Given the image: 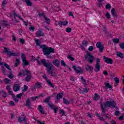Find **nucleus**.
I'll list each match as a JSON object with an SVG mask.
<instances>
[{
	"label": "nucleus",
	"instance_id": "obj_1",
	"mask_svg": "<svg viewBox=\"0 0 124 124\" xmlns=\"http://www.w3.org/2000/svg\"><path fill=\"white\" fill-rule=\"evenodd\" d=\"M104 106L103 107L102 106V107L101 108L102 109V118H106L107 120H111V117H110L109 113H108V110L106 109L105 108H108V107H109V108H111L112 109L114 108H118V107H117V104L115 101H108L104 102Z\"/></svg>",
	"mask_w": 124,
	"mask_h": 124
},
{
	"label": "nucleus",
	"instance_id": "obj_2",
	"mask_svg": "<svg viewBox=\"0 0 124 124\" xmlns=\"http://www.w3.org/2000/svg\"><path fill=\"white\" fill-rule=\"evenodd\" d=\"M36 45L37 46H39L40 48L43 49V52L44 53V55L45 56H46L47 58H51V55L50 54H53V53H55V49L53 48V47H46V45H40L39 43V40H36L35 41Z\"/></svg>",
	"mask_w": 124,
	"mask_h": 124
},
{
	"label": "nucleus",
	"instance_id": "obj_3",
	"mask_svg": "<svg viewBox=\"0 0 124 124\" xmlns=\"http://www.w3.org/2000/svg\"><path fill=\"white\" fill-rule=\"evenodd\" d=\"M45 67L47 68L46 71L51 77L56 76V73L53 72L54 71V66L50 62H38L37 65H41L42 64Z\"/></svg>",
	"mask_w": 124,
	"mask_h": 124
},
{
	"label": "nucleus",
	"instance_id": "obj_4",
	"mask_svg": "<svg viewBox=\"0 0 124 124\" xmlns=\"http://www.w3.org/2000/svg\"><path fill=\"white\" fill-rule=\"evenodd\" d=\"M4 48V54H7V56L8 58H10L11 57H16L18 56V54L16 53H13L10 51H9V49H8L6 47H3Z\"/></svg>",
	"mask_w": 124,
	"mask_h": 124
},
{
	"label": "nucleus",
	"instance_id": "obj_5",
	"mask_svg": "<svg viewBox=\"0 0 124 124\" xmlns=\"http://www.w3.org/2000/svg\"><path fill=\"white\" fill-rule=\"evenodd\" d=\"M85 59L89 62H93L94 60V57L92 55L91 53L89 52H87V55L85 56Z\"/></svg>",
	"mask_w": 124,
	"mask_h": 124
},
{
	"label": "nucleus",
	"instance_id": "obj_6",
	"mask_svg": "<svg viewBox=\"0 0 124 124\" xmlns=\"http://www.w3.org/2000/svg\"><path fill=\"white\" fill-rule=\"evenodd\" d=\"M73 67L75 71H76V73H78V74H84V69H82L81 67L76 68V66L74 65Z\"/></svg>",
	"mask_w": 124,
	"mask_h": 124
},
{
	"label": "nucleus",
	"instance_id": "obj_7",
	"mask_svg": "<svg viewBox=\"0 0 124 124\" xmlns=\"http://www.w3.org/2000/svg\"><path fill=\"white\" fill-rule=\"evenodd\" d=\"M96 46L97 48L99 49V51L100 53H102L103 52V50H104V46L101 44L100 42H98L96 44Z\"/></svg>",
	"mask_w": 124,
	"mask_h": 124
},
{
	"label": "nucleus",
	"instance_id": "obj_8",
	"mask_svg": "<svg viewBox=\"0 0 124 124\" xmlns=\"http://www.w3.org/2000/svg\"><path fill=\"white\" fill-rule=\"evenodd\" d=\"M13 14H14V19H15V21L16 22V23H19L20 21L17 20V18H16V17H17L19 18V19H20V20H21L22 21H24V19H22L21 17V16L19 15H17L16 14V13H15V11H13Z\"/></svg>",
	"mask_w": 124,
	"mask_h": 124
},
{
	"label": "nucleus",
	"instance_id": "obj_9",
	"mask_svg": "<svg viewBox=\"0 0 124 124\" xmlns=\"http://www.w3.org/2000/svg\"><path fill=\"white\" fill-rule=\"evenodd\" d=\"M48 106L51 108V109H53L54 111V113L57 114V112L59 111V108L57 107H56L54 104H48Z\"/></svg>",
	"mask_w": 124,
	"mask_h": 124
},
{
	"label": "nucleus",
	"instance_id": "obj_10",
	"mask_svg": "<svg viewBox=\"0 0 124 124\" xmlns=\"http://www.w3.org/2000/svg\"><path fill=\"white\" fill-rule=\"evenodd\" d=\"M85 69L87 71L89 72V73H93V66L87 65L85 66Z\"/></svg>",
	"mask_w": 124,
	"mask_h": 124
},
{
	"label": "nucleus",
	"instance_id": "obj_11",
	"mask_svg": "<svg viewBox=\"0 0 124 124\" xmlns=\"http://www.w3.org/2000/svg\"><path fill=\"white\" fill-rule=\"evenodd\" d=\"M8 93L9 95H12V98H13V99H14L16 103H17V102H19V100H18V99H17V98L16 97V96H15V95L13 94V92L11 91V90H10L8 91Z\"/></svg>",
	"mask_w": 124,
	"mask_h": 124
},
{
	"label": "nucleus",
	"instance_id": "obj_12",
	"mask_svg": "<svg viewBox=\"0 0 124 124\" xmlns=\"http://www.w3.org/2000/svg\"><path fill=\"white\" fill-rule=\"evenodd\" d=\"M25 106H27L29 109H32L31 108V100H30V98H27L26 100Z\"/></svg>",
	"mask_w": 124,
	"mask_h": 124
},
{
	"label": "nucleus",
	"instance_id": "obj_13",
	"mask_svg": "<svg viewBox=\"0 0 124 124\" xmlns=\"http://www.w3.org/2000/svg\"><path fill=\"white\" fill-rule=\"evenodd\" d=\"M94 71H95V72H98L100 71V64L99 63V62H96L95 65Z\"/></svg>",
	"mask_w": 124,
	"mask_h": 124
},
{
	"label": "nucleus",
	"instance_id": "obj_14",
	"mask_svg": "<svg viewBox=\"0 0 124 124\" xmlns=\"http://www.w3.org/2000/svg\"><path fill=\"white\" fill-rule=\"evenodd\" d=\"M36 36H37V37L44 36V33L42 32V29H39V30L36 32Z\"/></svg>",
	"mask_w": 124,
	"mask_h": 124
},
{
	"label": "nucleus",
	"instance_id": "obj_15",
	"mask_svg": "<svg viewBox=\"0 0 124 124\" xmlns=\"http://www.w3.org/2000/svg\"><path fill=\"white\" fill-rule=\"evenodd\" d=\"M21 89V87L18 84H15L13 87V91L14 92H19Z\"/></svg>",
	"mask_w": 124,
	"mask_h": 124
},
{
	"label": "nucleus",
	"instance_id": "obj_16",
	"mask_svg": "<svg viewBox=\"0 0 124 124\" xmlns=\"http://www.w3.org/2000/svg\"><path fill=\"white\" fill-rule=\"evenodd\" d=\"M26 121H27V117H19L18 119V122L22 124L23 122H24V123H26Z\"/></svg>",
	"mask_w": 124,
	"mask_h": 124
},
{
	"label": "nucleus",
	"instance_id": "obj_17",
	"mask_svg": "<svg viewBox=\"0 0 124 124\" xmlns=\"http://www.w3.org/2000/svg\"><path fill=\"white\" fill-rule=\"evenodd\" d=\"M103 59L104 60L105 62H113V60L112 59L107 58L105 57V56L103 57Z\"/></svg>",
	"mask_w": 124,
	"mask_h": 124
},
{
	"label": "nucleus",
	"instance_id": "obj_18",
	"mask_svg": "<svg viewBox=\"0 0 124 124\" xmlns=\"http://www.w3.org/2000/svg\"><path fill=\"white\" fill-rule=\"evenodd\" d=\"M21 60L22 62H29L27 61V58H26V54L25 53H21Z\"/></svg>",
	"mask_w": 124,
	"mask_h": 124
},
{
	"label": "nucleus",
	"instance_id": "obj_19",
	"mask_svg": "<svg viewBox=\"0 0 124 124\" xmlns=\"http://www.w3.org/2000/svg\"><path fill=\"white\" fill-rule=\"evenodd\" d=\"M38 110L39 111L40 113L42 114H45V112L44 111V109H43V108L42 106L39 105L38 107Z\"/></svg>",
	"mask_w": 124,
	"mask_h": 124
},
{
	"label": "nucleus",
	"instance_id": "obj_20",
	"mask_svg": "<svg viewBox=\"0 0 124 124\" xmlns=\"http://www.w3.org/2000/svg\"><path fill=\"white\" fill-rule=\"evenodd\" d=\"M50 100H51V96H49L46 97L45 100H44L43 102L46 103L48 105L49 104ZM49 104H52V103H50Z\"/></svg>",
	"mask_w": 124,
	"mask_h": 124
},
{
	"label": "nucleus",
	"instance_id": "obj_21",
	"mask_svg": "<svg viewBox=\"0 0 124 124\" xmlns=\"http://www.w3.org/2000/svg\"><path fill=\"white\" fill-rule=\"evenodd\" d=\"M111 13L114 18H118V15L116 14V10H115V8H113L111 9Z\"/></svg>",
	"mask_w": 124,
	"mask_h": 124
},
{
	"label": "nucleus",
	"instance_id": "obj_22",
	"mask_svg": "<svg viewBox=\"0 0 124 124\" xmlns=\"http://www.w3.org/2000/svg\"><path fill=\"white\" fill-rule=\"evenodd\" d=\"M62 95H63V93H59L56 96L57 100H60V99H62Z\"/></svg>",
	"mask_w": 124,
	"mask_h": 124
},
{
	"label": "nucleus",
	"instance_id": "obj_23",
	"mask_svg": "<svg viewBox=\"0 0 124 124\" xmlns=\"http://www.w3.org/2000/svg\"><path fill=\"white\" fill-rule=\"evenodd\" d=\"M114 81H115V84H114V87H117L118 85H119V83H120V79L118 78H114Z\"/></svg>",
	"mask_w": 124,
	"mask_h": 124
},
{
	"label": "nucleus",
	"instance_id": "obj_24",
	"mask_svg": "<svg viewBox=\"0 0 124 124\" xmlns=\"http://www.w3.org/2000/svg\"><path fill=\"white\" fill-rule=\"evenodd\" d=\"M26 75V71L24 70H22L18 74V76L24 77Z\"/></svg>",
	"mask_w": 124,
	"mask_h": 124
},
{
	"label": "nucleus",
	"instance_id": "obj_25",
	"mask_svg": "<svg viewBox=\"0 0 124 124\" xmlns=\"http://www.w3.org/2000/svg\"><path fill=\"white\" fill-rule=\"evenodd\" d=\"M105 89L106 90H107V89H112L113 87L112 85H110L109 83H107L105 84Z\"/></svg>",
	"mask_w": 124,
	"mask_h": 124
},
{
	"label": "nucleus",
	"instance_id": "obj_26",
	"mask_svg": "<svg viewBox=\"0 0 124 124\" xmlns=\"http://www.w3.org/2000/svg\"><path fill=\"white\" fill-rule=\"evenodd\" d=\"M80 79L81 80V82H83V85H84L85 86H87V83H86V82H89V81H86V79H85V78H84V77L83 76H81L80 77Z\"/></svg>",
	"mask_w": 124,
	"mask_h": 124
},
{
	"label": "nucleus",
	"instance_id": "obj_27",
	"mask_svg": "<svg viewBox=\"0 0 124 124\" xmlns=\"http://www.w3.org/2000/svg\"><path fill=\"white\" fill-rule=\"evenodd\" d=\"M1 24L3 27H8V23L7 21H2L1 22Z\"/></svg>",
	"mask_w": 124,
	"mask_h": 124
},
{
	"label": "nucleus",
	"instance_id": "obj_28",
	"mask_svg": "<svg viewBox=\"0 0 124 124\" xmlns=\"http://www.w3.org/2000/svg\"><path fill=\"white\" fill-rule=\"evenodd\" d=\"M104 31L107 35H108V36H112V34H111V33L108 32L107 30H106V28H105L104 29Z\"/></svg>",
	"mask_w": 124,
	"mask_h": 124
},
{
	"label": "nucleus",
	"instance_id": "obj_29",
	"mask_svg": "<svg viewBox=\"0 0 124 124\" xmlns=\"http://www.w3.org/2000/svg\"><path fill=\"white\" fill-rule=\"evenodd\" d=\"M63 103L64 104L66 105H68V104H70V102L68 101L67 100L65 99V98H63Z\"/></svg>",
	"mask_w": 124,
	"mask_h": 124
},
{
	"label": "nucleus",
	"instance_id": "obj_30",
	"mask_svg": "<svg viewBox=\"0 0 124 124\" xmlns=\"http://www.w3.org/2000/svg\"><path fill=\"white\" fill-rule=\"evenodd\" d=\"M3 81L4 82L5 84H6V85H8V84H9V83L11 82V80L6 78L3 79Z\"/></svg>",
	"mask_w": 124,
	"mask_h": 124
},
{
	"label": "nucleus",
	"instance_id": "obj_31",
	"mask_svg": "<svg viewBox=\"0 0 124 124\" xmlns=\"http://www.w3.org/2000/svg\"><path fill=\"white\" fill-rule=\"evenodd\" d=\"M44 18L46 21V22L47 24H50V22H51V21L49 18L46 17V16H44Z\"/></svg>",
	"mask_w": 124,
	"mask_h": 124
},
{
	"label": "nucleus",
	"instance_id": "obj_32",
	"mask_svg": "<svg viewBox=\"0 0 124 124\" xmlns=\"http://www.w3.org/2000/svg\"><path fill=\"white\" fill-rule=\"evenodd\" d=\"M35 85L36 86V88H38V89H41V88H42V85H41V83H40V82L38 81L36 82Z\"/></svg>",
	"mask_w": 124,
	"mask_h": 124
},
{
	"label": "nucleus",
	"instance_id": "obj_33",
	"mask_svg": "<svg viewBox=\"0 0 124 124\" xmlns=\"http://www.w3.org/2000/svg\"><path fill=\"white\" fill-rule=\"evenodd\" d=\"M112 41L113 43H115V44H118V43H120V40L118 38L113 39Z\"/></svg>",
	"mask_w": 124,
	"mask_h": 124
},
{
	"label": "nucleus",
	"instance_id": "obj_34",
	"mask_svg": "<svg viewBox=\"0 0 124 124\" xmlns=\"http://www.w3.org/2000/svg\"><path fill=\"white\" fill-rule=\"evenodd\" d=\"M99 98H100V97L98 95V94L97 93H95L93 100L96 101L98 100Z\"/></svg>",
	"mask_w": 124,
	"mask_h": 124
},
{
	"label": "nucleus",
	"instance_id": "obj_35",
	"mask_svg": "<svg viewBox=\"0 0 124 124\" xmlns=\"http://www.w3.org/2000/svg\"><path fill=\"white\" fill-rule=\"evenodd\" d=\"M46 82H47L48 85H49V86H50V87H51L52 88L55 87V86H54V84H53L52 83V82H51V81H50L49 80H47Z\"/></svg>",
	"mask_w": 124,
	"mask_h": 124
},
{
	"label": "nucleus",
	"instance_id": "obj_36",
	"mask_svg": "<svg viewBox=\"0 0 124 124\" xmlns=\"http://www.w3.org/2000/svg\"><path fill=\"white\" fill-rule=\"evenodd\" d=\"M31 75H28L25 78V81H26V82H30V80H31Z\"/></svg>",
	"mask_w": 124,
	"mask_h": 124
},
{
	"label": "nucleus",
	"instance_id": "obj_37",
	"mask_svg": "<svg viewBox=\"0 0 124 124\" xmlns=\"http://www.w3.org/2000/svg\"><path fill=\"white\" fill-rule=\"evenodd\" d=\"M26 3L27 6H32V2L30 0H28Z\"/></svg>",
	"mask_w": 124,
	"mask_h": 124
},
{
	"label": "nucleus",
	"instance_id": "obj_38",
	"mask_svg": "<svg viewBox=\"0 0 124 124\" xmlns=\"http://www.w3.org/2000/svg\"><path fill=\"white\" fill-rule=\"evenodd\" d=\"M33 119L35 122H37V123L39 124H45L44 121H43V122H41V121L36 120V118H35L34 117H33Z\"/></svg>",
	"mask_w": 124,
	"mask_h": 124
},
{
	"label": "nucleus",
	"instance_id": "obj_39",
	"mask_svg": "<svg viewBox=\"0 0 124 124\" xmlns=\"http://www.w3.org/2000/svg\"><path fill=\"white\" fill-rule=\"evenodd\" d=\"M96 115L97 117H98V119H99L100 121H102L103 122L105 121V119L104 118H103V117H100V114L96 113Z\"/></svg>",
	"mask_w": 124,
	"mask_h": 124
},
{
	"label": "nucleus",
	"instance_id": "obj_40",
	"mask_svg": "<svg viewBox=\"0 0 124 124\" xmlns=\"http://www.w3.org/2000/svg\"><path fill=\"white\" fill-rule=\"evenodd\" d=\"M32 59L31 60V62H35V61H37L38 62H40V61L38 60V59H36L35 57H33V56H31Z\"/></svg>",
	"mask_w": 124,
	"mask_h": 124
},
{
	"label": "nucleus",
	"instance_id": "obj_41",
	"mask_svg": "<svg viewBox=\"0 0 124 124\" xmlns=\"http://www.w3.org/2000/svg\"><path fill=\"white\" fill-rule=\"evenodd\" d=\"M28 89H29L28 86L24 85L23 89H22V91L23 92V93H25V92H27V91H28Z\"/></svg>",
	"mask_w": 124,
	"mask_h": 124
},
{
	"label": "nucleus",
	"instance_id": "obj_42",
	"mask_svg": "<svg viewBox=\"0 0 124 124\" xmlns=\"http://www.w3.org/2000/svg\"><path fill=\"white\" fill-rule=\"evenodd\" d=\"M117 56L118 57H119V58H121V59H124V53H119L117 54Z\"/></svg>",
	"mask_w": 124,
	"mask_h": 124
},
{
	"label": "nucleus",
	"instance_id": "obj_43",
	"mask_svg": "<svg viewBox=\"0 0 124 124\" xmlns=\"http://www.w3.org/2000/svg\"><path fill=\"white\" fill-rule=\"evenodd\" d=\"M0 65H2V71L3 73H5V68L3 66V63L2 62H0Z\"/></svg>",
	"mask_w": 124,
	"mask_h": 124
},
{
	"label": "nucleus",
	"instance_id": "obj_44",
	"mask_svg": "<svg viewBox=\"0 0 124 124\" xmlns=\"http://www.w3.org/2000/svg\"><path fill=\"white\" fill-rule=\"evenodd\" d=\"M60 112V114H62V115H61L62 117V116H64V115H65V111H64V110H62V109H60L59 110Z\"/></svg>",
	"mask_w": 124,
	"mask_h": 124
},
{
	"label": "nucleus",
	"instance_id": "obj_45",
	"mask_svg": "<svg viewBox=\"0 0 124 124\" xmlns=\"http://www.w3.org/2000/svg\"><path fill=\"white\" fill-rule=\"evenodd\" d=\"M35 28L32 26V25H31L30 27L29 28V31H34Z\"/></svg>",
	"mask_w": 124,
	"mask_h": 124
},
{
	"label": "nucleus",
	"instance_id": "obj_46",
	"mask_svg": "<svg viewBox=\"0 0 124 124\" xmlns=\"http://www.w3.org/2000/svg\"><path fill=\"white\" fill-rule=\"evenodd\" d=\"M37 98H39V96H34V97H31V100H32V101H35V100H36V99Z\"/></svg>",
	"mask_w": 124,
	"mask_h": 124
},
{
	"label": "nucleus",
	"instance_id": "obj_47",
	"mask_svg": "<svg viewBox=\"0 0 124 124\" xmlns=\"http://www.w3.org/2000/svg\"><path fill=\"white\" fill-rule=\"evenodd\" d=\"M106 17L107 19H110L111 18V15H110V13L107 12L106 15Z\"/></svg>",
	"mask_w": 124,
	"mask_h": 124
},
{
	"label": "nucleus",
	"instance_id": "obj_48",
	"mask_svg": "<svg viewBox=\"0 0 124 124\" xmlns=\"http://www.w3.org/2000/svg\"><path fill=\"white\" fill-rule=\"evenodd\" d=\"M103 98H101L100 102V105L101 106V108L102 107H103Z\"/></svg>",
	"mask_w": 124,
	"mask_h": 124
},
{
	"label": "nucleus",
	"instance_id": "obj_49",
	"mask_svg": "<svg viewBox=\"0 0 124 124\" xmlns=\"http://www.w3.org/2000/svg\"><path fill=\"white\" fill-rule=\"evenodd\" d=\"M9 104L10 105V106H15V103H14V102L11 101L9 102Z\"/></svg>",
	"mask_w": 124,
	"mask_h": 124
},
{
	"label": "nucleus",
	"instance_id": "obj_50",
	"mask_svg": "<svg viewBox=\"0 0 124 124\" xmlns=\"http://www.w3.org/2000/svg\"><path fill=\"white\" fill-rule=\"evenodd\" d=\"M67 58L69 60H71V62H73V61H74V58L72 57L71 55H68Z\"/></svg>",
	"mask_w": 124,
	"mask_h": 124
},
{
	"label": "nucleus",
	"instance_id": "obj_51",
	"mask_svg": "<svg viewBox=\"0 0 124 124\" xmlns=\"http://www.w3.org/2000/svg\"><path fill=\"white\" fill-rule=\"evenodd\" d=\"M23 94H24V93L18 94L16 95V97H17V98H21V97H22V95H23Z\"/></svg>",
	"mask_w": 124,
	"mask_h": 124
},
{
	"label": "nucleus",
	"instance_id": "obj_52",
	"mask_svg": "<svg viewBox=\"0 0 124 124\" xmlns=\"http://www.w3.org/2000/svg\"><path fill=\"white\" fill-rule=\"evenodd\" d=\"M72 29L71 28L68 27L66 29V32H71Z\"/></svg>",
	"mask_w": 124,
	"mask_h": 124
},
{
	"label": "nucleus",
	"instance_id": "obj_53",
	"mask_svg": "<svg viewBox=\"0 0 124 124\" xmlns=\"http://www.w3.org/2000/svg\"><path fill=\"white\" fill-rule=\"evenodd\" d=\"M83 93H88L89 92V89L87 88V87H85L84 89H83Z\"/></svg>",
	"mask_w": 124,
	"mask_h": 124
},
{
	"label": "nucleus",
	"instance_id": "obj_54",
	"mask_svg": "<svg viewBox=\"0 0 124 124\" xmlns=\"http://www.w3.org/2000/svg\"><path fill=\"white\" fill-rule=\"evenodd\" d=\"M7 4V2L6 1V0H3L2 2V5L3 6H5V5H6Z\"/></svg>",
	"mask_w": 124,
	"mask_h": 124
},
{
	"label": "nucleus",
	"instance_id": "obj_55",
	"mask_svg": "<svg viewBox=\"0 0 124 124\" xmlns=\"http://www.w3.org/2000/svg\"><path fill=\"white\" fill-rule=\"evenodd\" d=\"M1 93H3V95H2L3 97H4L5 98V97H6V93L3 91V90L1 91Z\"/></svg>",
	"mask_w": 124,
	"mask_h": 124
},
{
	"label": "nucleus",
	"instance_id": "obj_56",
	"mask_svg": "<svg viewBox=\"0 0 124 124\" xmlns=\"http://www.w3.org/2000/svg\"><path fill=\"white\" fill-rule=\"evenodd\" d=\"M106 9H110L111 8V5L109 3H108L106 6Z\"/></svg>",
	"mask_w": 124,
	"mask_h": 124
},
{
	"label": "nucleus",
	"instance_id": "obj_57",
	"mask_svg": "<svg viewBox=\"0 0 124 124\" xmlns=\"http://www.w3.org/2000/svg\"><path fill=\"white\" fill-rule=\"evenodd\" d=\"M4 66H5V67L6 68H7V69H8L9 70H10V67H9V65H8V64H7V63H4Z\"/></svg>",
	"mask_w": 124,
	"mask_h": 124
},
{
	"label": "nucleus",
	"instance_id": "obj_58",
	"mask_svg": "<svg viewBox=\"0 0 124 124\" xmlns=\"http://www.w3.org/2000/svg\"><path fill=\"white\" fill-rule=\"evenodd\" d=\"M120 114H121V112H120V111L115 110V116H119Z\"/></svg>",
	"mask_w": 124,
	"mask_h": 124
},
{
	"label": "nucleus",
	"instance_id": "obj_59",
	"mask_svg": "<svg viewBox=\"0 0 124 124\" xmlns=\"http://www.w3.org/2000/svg\"><path fill=\"white\" fill-rule=\"evenodd\" d=\"M23 67L27 66V65H30V62H23Z\"/></svg>",
	"mask_w": 124,
	"mask_h": 124
},
{
	"label": "nucleus",
	"instance_id": "obj_60",
	"mask_svg": "<svg viewBox=\"0 0 124 124\" xmlns=\"http://www.w3.org/2000/svg\"><path fill=\"white\" fill-rule=\"evenodd\" d=\"M88 50L89 51H90V52H92V51L93 50V46H89L88 48Z\"/></svg>",
	"mask_w": 124,
	"mask_h": 124
},
{
	"label": "nucleus",
	"instance_id": "obj_61",
	"mask_svg": "<svg viewBox=\"0 0 124 124\" xmlns=\"http://www.w3.org/2000/svg\"><path fill=\"white\" fill-rule=\"evenodd\" d=\"M19 41L20 43H21L22 44H25V40H24V39L23 38L20 39Z\"/></svg>",
	"mask_w": 124,
	"mask_h": 124
},
{
	"label": "nucleus",
	"instance_id": "obj_62",
	"mask_svg": "<svg viewBox=\"0 0 124 124\" xmlns=\"http://www.w3.org/2000/svg\"><path fill=\"white\" fill-rule=\"evenodd\" d=\"M120 47L121 49L124 50V43H122L120 45Z\"/></svg>",
	"mask_w": 124,
	"mask_h": 124
},
{
	"label": "nucleus",
	"instance_id": "obj_63",
	"mask_svg": "<svg viewBox=\"0 0 124 124\" xmlns=\"http://www.w3.org/2000/svg\"><path fill=\"white\" fill-rule=\"evenodd\" d=\"M67 24H68V22L67 21H64L62 22V25L63 26H67Z\"/></svg>",
	"mask_w": 124,
	"mask_h": 124
},
{
	"label": "nucleus",
	"instance_id": "obj_64",
	"mask_svg": "<svg viewBox=\"0 0 124 124\" xmlns=\"http://www.w3.org/2000/svg\"><path fill=\"white\" fill-rule=\"evenodd\" d=\"M53 64L54 65H55V66H57V67L60 66V62H54Z\"/></svg>",
	"mask_w": 124,
	"mask_h": 124
}]
</instances>
